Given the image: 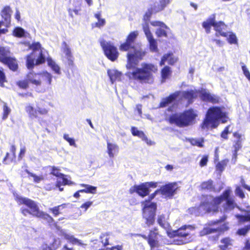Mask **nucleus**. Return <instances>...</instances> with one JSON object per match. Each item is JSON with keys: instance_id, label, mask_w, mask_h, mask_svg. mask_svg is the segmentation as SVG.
Listing matches in <instances>:
<instances>
[{"instance_id": "obj_17", "label": "nucleus", "mask_w": 250, "mask_h": 250, "mask_svg": "<svg viewBox=\"0 0 250 250\" xmlns=\"http://www.w3.org/2000/svg\"><path fill=\"white\" fill-rule=\"evenodd\" d=\"M128 191L131 194L136 192L142 197H145L148 195L150 192V190L147 189L145 183H141L139 185H134L129 188Z\"/></svg>"}, {"instance_id": "obj_34", "label": "nucleus", "mask_w": 250, "mask_h": 250, "mask_svg": "<svg viewBox=\"0 0 250 250\" xmlns=\"http://www.w3.org/2000/svg\"><path fill=\"white\" fill-rule=\"evenodd\" d=\"M11 10L9 6L4 7L1 11V16L4 21L9 23L11 21Z\"/></svg>"}, {"instance_id": "obj_36", "label": "nucleus", "mask_w": 250, "mask_h": 250, "mask_svg": "<svg viewBox=\"0 0 250 250\" xmlns=\"http://www.w3.org/2000/svg\"><path fill=\"white\" fill-rule=\"evenodd\" d=\"M35 65V56L33 52H31L26 56V65L28 69H32Z\"/></svg>"}, {"instance_id": "obj_50", "label": "nucleus", "mask_w": 250, "mask_h": 250, "mask_svg": "<svg viewBox=\"0 0 250 250\" xmlns=\"http://www.w3.org/2000/svg\"><path fill=\"white\" fill-rule=\"evenodd\" d=\"M159 192H160V189L156 190L153 193L149 195L147 199L142 202V204H144V206L146 204H150L151 201L155 197Z\"/></svg>"}, {"instance_id": "obj_13", "label": "nucleus", "mask_w": 250, "mask_h": 250, "mask_svg": "<svg viewBox=\"0 0 250 250\" xmlns=\"http://www.w3.org/2000/svg\"><path fill=\"white\" fill-rule=\"evenodd\" d=\"M25 111L28 114V116L31 119L38 118V115H46L48 113V109L45 107H41L37 106V108L35 109L33 106L28 104L25 106Z\"/></svg>"}, {"instance_id": "obj_40", "label": "nucleus", "mask_w": 250, "mask_h": 250, "mask_svg": "<svg viewBox=\"0 0 250 250\" xmlns=\"http://www.w3.org/2000/svg\"><path fill=\"white\" fill-rule=\"evenodd\" d=\"M190 144L193 146H197L199 147H203L204 146L205 140L204 138L199 139L191 138L189 140Z\"/></svg>"}, {"instance_id": "obj_60", "label": "nucleus", "mask_w": 250, "mask_h": 250, "mask_svg": "<svg viewBox=\"0 0 250 250\" xmlns=\"http://www.w3.org/2000/svg\"><path fill=\"white\" fill-rule=\"evenodd\" d=\"M242 69L245 77L250 81V72L245 64L243 63Z\"/></svg>"}, {"instance_id": "obj_15", "label": "nucleus", "mask_w": 250, "mask_h": 250, "mask_svg": "<svg viewBox=\"0 0 250 250\" xmlns=\"http://www.w3.org/2000/svg\"><path fill=\"white\" fill-rule=\"evenodd\" d=\"M235 140L232 142L233 154L236 156L238 151L242 147L243 141L245 140V135L241 134L239 131H235L232 134Z\"/></svg>"}, {"instance_id": "obj_58", "label": "nucleus", "mask_w": 250, "mask_h": 250, "mask_svg": "<svg viewBox=\"0 0 250 250\" xmlns=\"http://www.w3.org/2000/svg\"><path fill=\"white\" fill-rule=\"evenodd\" d=\"M158 224L162 228H165V215L161 214L158 216L157 218Z\"/></svg>"}, {"instance_id": "obj_52", "label": "nucleus", "mask_w": 250, "mask_h": 250, "mask_svg": "<svg viewBox=\"0 0 250 250\" xmlns=\"http://www.w3.org/2000/svg\"><path fill=\"white\" fill-rule=\"evenodd\" d=\"M227 219V216L226 215H223L219 219L216 220H213L209 221L208 223V226L209 227H211L213 226H215L218 225L226 220Z\"/></svg>"}, {"instance_id": "obj_7", "label": "nucleus", "mask_w": 250, "mask_h": 250, "mask_svg": "<svg viewBox=\"0 0 250 250\" xmlns=\"http://www.w3.org/2000/svg\"><path fill=\"white\" fill-rule=\"evenodd\" d=\"M202 24L207 34L210 32L211 26H212L216 31V36L219 35L223 37H227L228 36V32L224 31L228 28V25L223 21H216L214 14L211 15L206 21H203Z\"/></svg>"}, {"instance_id": "obj_30", "label": "nucleus", "mask_w": 250, "mask_h": 250, "mask_svg": "<svg viewBox=\"0 0 250 250\" xmlns=\"http://www.w3.org/2000/svg\"><path fill=\"white\" fill-rule=\"evenodd\" d=\"M239 224L250 222V209L246 211V214H237L235 215Z\"/></svg>"}, {"instance_id": "obj_48", "label": "nucleus", "mask_w": 250, "mask_h": 250, "mask_svg": "<svg viewBox=\"0 0 250 250\" xmlns=\"http://www.w3.org/2000/svg\"><path fill=\"white\" fill-rule=\"evenodd\" d=\"M149 44V48L151 51L153 52H157L158 46L156 41L153 38H151L148 40Z\"/></svg>"}, {"instance_id": "obj_12", "label": "nucleus", "mask_w": 250, "mask_h": 250, "mask_svg": "<svg viewBox=\"0 0 250 250\" xmlns=\"http://www.w3.org/2000/svg\"><path fill=\"white\" fill-rule=\"evenodd\" d=\"M229 229V222H225L222 225L216 228H212L209 226L204 227L200 232L201 236L207 235L212 233H224Z\"/></svg>"}, {"instance_id": "obj_14", "label": "nucleus", "mask_w": 250, "mask_h": 250, "mask_svg": "<svg viewBox=\"0 0 250 250\" xmlns=\"http://www.w3.org/2000/svg\"><path fill=\"white\" fill-rule=\"evenodd\" d=\"M198 90L199 97L203 102L210 103L212 104H218L220 102V98L219 96L211 94L205 89Z\"/></svg>"}, {"instance_id": "obj_32", "label": "nucleus", "mask_w": 250, "mask_h": 250, "mask_svg": "<svg viewBox=\"0 0 250 250\" xmlns=\"http://www.w3.org/2000/svg\"><path fill=\"white\" fill-rule=\"evenodd\" d=\"M200 187L201 190L207 191L214 190L215 188L211 179L202 182Z\"/></svg>"}, {"instance_id": "obj_35", "label": "nucleus", "mask_w": 250, "mask_h": 250, "mask_svg": "<svg viewBox=\"0 0 250 250\" xmlns=\"http://www.w3.org/2000/svg\"><path fill=\"white\" fill-rule=\"evenodd\" d=\"M107 74L112 83L121 79L122 73L116 70H108Z\"/></svg>"}, {"instance_id": "obj_46", "label": "nucleus", "mask_w": 250, "mask_h": 250, "mask_svg": "<svg viewBox=\"0 0 250 250\" xmlns=\"http://www.w3.org/2000/svg\"><path fill=\"white\" fill-rule=\"evenodd\" d=\"M250 230V224L238 229L236 234L240 236H245Z\"/></svg>"}, {"instance_id": "obj_51", "label": "nucleus", "mask_w": 250, "mask_h": 250, "mask_svg": "<svg viewBox=\"0 0 250 250\" xmlns=\"http://www.w3.org/2000/svg\"><path fill=\"white\" fill-rule=\"evenodd\" d=\"M46 58L45 56L43 55L42 53V51L41 50L40 51L39 55L38 58L36 59L35 62V64L36 65H40L41 64H43L45 62Z\"/></svg>"}, {"instance_id": "obj_4", "label": "nucleus", "mask_w": 250, "mask_h": 250, "mask_svg": "<svg viewBox=\"0 0 250 250\" xmlns=\"http://www.w3.org/2000/svg\"><path fill=\"white\" fill-rule=\"evenodd\" d=\"M52 76L47 71L35 73L33 71L28 72L24 79L20 80L16 82V85L20 88L27 89L29 87V83L36 86H40L42 83L50 85L51 83Z\"/></svg>"}, {"instance_id": "obj_41", "label": "nucleus", "mask_w": 250, "mask_h": 250, "mask_svg": "<svg viewBox=\"0 0 250 250\" xmlns=\"http://www.w3.org/2000/svg\"><path fill=\"white\" fill-rule=\"evenodd\" d=\"M99 239L103 244V246H104V247H106L110 244L109 236L107 233H102L100 236Z\"/></svg>"}, {"instance_id": "obj_21", "label": "nucleus", "mask_w": 250, "mask_h": 250, "mask_svg": "<svg viewBox=\"0 0 250 250\" xmlns=\"http://www.w3.org/2000/svg\"><path fill=\"white\" fill-rule=\"evenodd\" d=\"M60 169L55 166H52L51 168L50 174L56 177L61 178L62 180V184L65 185H72L74 183L66 178V175L60 172Z\"/></svg>"}, {"instance_id": "obj_45", "label": "nucleus", "mask_w": 250, "mask_h": 250, "mask_svg": "<svg viewBox=\"0 0 250 250\" xmlns=\"http://www.w3.org/2000/svg\"><path fill=\"white\" fill-rule=\"evenodd\" d=\"M101 16L100 12H98L94 15L95 17L98 20V21L95 23V26L99 28L104 26L105 23V20L101 19Z\"/></svg>"}, {"instance_id": "obj_38", "label": "nucleus", "mask_w": 250, "mask_h": 250, "mask_svg": "<svg viewBox=\"0 0 250 250\" xmlns=\"http://www.w3.org/2000/svg\"><path fill=\"white\" fill-rule=\"evenodd\" d=\"M48 65L57 74L61 73L60 68L59 66L50 57H47L46 59Z\"/></svg>"}, {"instance_id": "obj_54", "label": "nucleus", "mask_w": 250, "mask_h": 250, "mask_svg": "<svg viewBox=\"0 0 250 250\" xmlns=\"http://www.w3.org/2000/svg\"><path fill=\"white\" fill-rule=\"evenodd\" d=\"M153 13H155L154 10L149 7L144 15V20L145 21H149Z\"/></svg>"}, {"instance_id": "obj_28", "label": "nucleus", "mask_w": 250, "mask_h": 250, "mask_svg": "<svg viewBox=\"0 0 250 250\" xmlns=\"http://www.w3.org/2000/svg\"><path fill=\"white\" fill-rule=\"evenodd\" d=\"M63 237L65 239L72 245H78L80 246H84L86 245L83 243V242L76 238L73 235H69L68 234L65 233L63 234Z\"/></svg>"}, {"instance_id": "obj_8", "label": "nucleus", "mask_w": 250, "mask_h": 250, "mask_svg": "<svg viewBox=\"0 0 250 250\" xmlns=\"http://www.w3.org/2000/svg\"><path fill=\"white\" fill-rule=\"evenodd\" d=\"M157 204L155 202L145 205L142 208V216L145 224L148 227L153 226L155 223V216Z\"/></svg>"}, {"instance_id": "obj_24", "label": "nucleus", "mask_w": 250, "mask_h": 250, "mask_svg": "<svg viewBox=\"0 0 250 250\" xmlns=\"http://www.w3.org/2000/svg\"><path fill=\"white\" fill-rule=\"evenodd\" d=\"M178 60V58L175 56L172 52H169L165 54L162 56L160 61L159 65L163 66L165 64L166 62L167 61L169 65H173L177 62Z\"/></svg>"}, {"instance_id": "obj_16", "label": "nucleus", "mask_w": 250, "mask_h": 250, "mask_svg": "<svg viewBox=\"0 0 250 250\" xmlns=\"http://www.w3.org/2000/svg\"><path fill=\"white\" fill-rule=\"evenodd\" d=\"M190 225H184L177 230L173 231L174 236L183 237L185 238V243H188L192 240V237L188 229L190 228Z\"/></svg>"}, {"instance_id": "obj_19", "label": "nucleus", "mask_w": 250, "mask_h": 250, "mask_svg": "<svg viewBox=\"0 0 250 250\" xmlns=\"http://www.w3.org/2000/svg\"><path fill=\"white\" fill-rule=\"evenodd\" d=\"M172 0H151L150 7L155 13H158L165 9Z\"/></svg>"}, {"instance_id": "obj_63", "label": "nucleus", "mask_w": 250, "mask_h": 250, "mask_svg": "<svg viewBox=\"0 0 250 250\" xmlns=\"http://www.w3.org/2000/svg\"><path fill=\"white\" fill-rule=\"evenodd\" d=\"M63 138L69 143L70 146H74L75 145L74 139L69 137L68 134H64Z\"/></svg>"}, {"instance_id": "obj_59", "label": "nucleus", "mask_w": 250, "mask_h": 250, "mask_svg": "<svg viewBox=\"0 0 250 250\" xmlns=\"http://www.w3.org/2000/svg\"><path fill=\"white\" fill-rule=\"evenodd\" d=\"M208 159V155H204L202 156L199 162V165L201 167H203L207 166Z\"/></svg>"}, {"instance_id": "obj_37", "label": "nucleus", "mask_w": 250, "mask_h": 250, "mask_svg": "<svg viewBox=\"0 0 250 250\" xmlns=\"http://www.w3.org/2000/svg\"><path fill=\"white\" fill-rule=\"evenodd\" d=\"M220 242L223 244L219 246L220 250H227L229 247L232 245V240L229 237L222 238Z\"/></svg>"}, {"instance_id": "obj_22", "label": "nucleus", "mask_w": 250, "mask_h": 250, "mask_svg": "<svg viewBox=\"0 0 250 250\" xmlns=\"http://www.w3.org/2000/svg\"><path fill=\"white\" fill-rule=\"evenodd\" d=\"M181 91H176L174 92L171 93L168 96L163 98L159 104V106L161 107H166L168 104L176 101L177 98L181 95Z\"/></svg>"}, {"instance_id": "obj_53", "label": "nucleus", "mask_w": 250, "mask_h": 250, "mask_svg": "<svg viewBox=\"0 0 250 250\" xmlns=\"http://www.w3.org/2000/svg\"><path fill=\"white\" fill-rule=\"evenodd\" d=\"M227 162L228 160H223L221 162H218L215 167L216 170L220 172H222L227 165Z\"/></svg>"}, {"instance_id": "obj_9", "label": "nucleus", "mask_w": 250, "mask_h": 250, "mask_svg": "<svg viewBox=\"0 0 250 250\" xmlns=\"http://www.w3.org/2000/svg\"><path fill=\"white\" fill-rule=\"evenodd\" d=\"M104 55L112 62L115 61L119 57V53L117 47L110 42L102 40L100 42Z\"/></svg>"}, {"instance_id": "obj_62", "label": "nucleus", "mask_w": 250, "mask_h": 250, "mask_svg": "<svg viewBox=\"0 0 250 250\" xmlns=\"http://www.w3.org/2000/svg\"><path fill=\"white\" fill-rule=\"evenodd\" d=\"M235 194L236 195L239 196L240 198L243 199L245 198V195L243 192V190L240 187H237L235 189Z\"/></svg>"}, {"instance_id": "obj_26", "label": "nucleus", "mask_w": 250, "mask_h": 250, "mask_svg": "<svg viewBox=\"0 0 250 250\" xmlns=\"http://www.w3.org/2000/svg\"><path fill=\"white\" fill-rule=\"evenodd\" d=\"M131 132L133 136H137L141 138L143 141L145 142L147 145H151L152 142L148 140L147 136L142 131L139 130L135 126H132L131 128Z\"/></svg>"}, {"instance_id": "obj_20", "label": "nucleus", "mask_w": 250, "mask_h": 250, "mask_svg": "<svg viewBox=\"0 0 250 250\" xmlns=\"http://www.w3.org/2000/svg\"><path fill=\"white\" fill-rule=\"evenodd\" d=\"M62 51L65 54L67 59L68 65L71 68H76V66L74 63V57L71 53V51L69 46L65 42H63L62 44Z\"/></svg>"}, {"instance_id": "obj_11", "label": "nucleus", "mask_w": 250, "mask_h": 250, "mask_svg": "<svg viewBox=\"0 0 250 250\" xmlns=\"http://www.w3.org/2000/svg\"><path fill=\"white\" fill-rule=\"evenodd\" d=\"M221 198V203L225 201V203L223 206L225 211H230L233 210L237 207L233 197L231 196V191L229 189L224 190L223 193L219 196Z\"/></svg>"}, {"instance_id": "obj_18", "label": "nucleus", "mask_w": 250, "mask_h": 250, "mask_svg": "<svg viewBox=\"0 0 250 250\" xmlns=\"http://www.w3.org/2000/svg\"><path fill=\"white\" fill-rule=\"evenodd\" d=\"M176 186V183L167 184L160 188V193L166 197L171 198L174 195L177 189Z\"/></svg>"}, {"instance_id": "obj_2", "label": "nucleus", "mask_w": 250, "mask_h": 250, "mask_svg": "<svg viewBox=\"0 0 250 250\" xmlns=\"http://www.w3.org/2000/svg\"><path fill=\"white\" fill-rule=\"evenodd\" d=\"M223 107L218 106L210 107L207 110L206 117L200 125L203 130L216 128L220 124L226 123L229 120L228 114L224 111Z\"/></svg>"}, {"instance_id": "obj_55", "label": "nucleus", "mask_w": 250, "mask_h": 250, "mask_svg": "<svg viewBox=\"0 0 250 250\" xmlns=\"http://www.w3.org/2000/svg\"><path fill=\"white\" fill-rule=\"evenodd\" d=\"M26 172L29 175V176L32 177L33 178L34 182L36 183H38L40 182L43 179V178L42 176H39L35 174L32 173L30 172H29L28 170H26Z\"/></svg>"}, {"instance_id": "obj_56", "label": "nucleus", "mask_w": 250, "mask_h": 250, "mask_svg": "<svg viewBox=\"0 0 250 250\" xmlns=\"http://www.w3.org/2000/svg\"><path fill=\"white\" fill-rule=\"evenodd\" d=\"M230 125H227L224 128V129L221 132L220 136L221 138L224 139L225 140L228 139V134L229 133V128Z\"/></svg>"}, {"instance_id": "obj_57", "label": "nucleus", "mask_w": 250, "mask_h": 250, "mask_svg": "<svg viewBox=\"0 0 250 250\" xmlns=\"http://www.w3.org/2000/svg\"><path fill=\"white\" fill-rule=\"evenodd\" d=\"M93 242L92 248L95 250H99L104 247V246H103V244L101 243L99 239L95 240Z\"/></svg>"}, {"instance_id": "obj_43", "label": "nucleus", "mask_w": 250, "mask_h": 250, "mask_svg": "<svg viewBox=\"0 0 250 250\" xmlns=\"http://www.w3.org/2000/svg\"><path fill=\"white\" fill-rule=\"evenodd\" d=\"M2 109H3V112H2V120H5L8 118L9 115L11 113V109L8 106L7 104L6 103H3Z\"/></svg>"}, {"instance_id": "obj_25", "label": "nucleus", "mask_w": 250, "mask_h": 250, "mask_svg": "<svg viewBox=\"0 0 250 250\" xmlns=\"http://www.w3.org/2000/svg\"><path fill=\"white\" fill-rule=\"evenodd\" d=\"M198 93L199 90L195 89H190L181 92L182 98L187 100L188 104H192L194 100L197 98Z\"/></svg>"}, {"instance_id": "obj_23", "label": "nucleus", "mask_w": 250, "mask_h": 250, "mask_svg": "<svg viewBox=\"0 0 250 250\" xmlns=\"http://www.w3.org/2000/svg\"><path fill=\"white\" fill-rule=\"evenodd\" d=\"M2 64L7 66V67L13 72L17 71L19 69L18 62L14 57L11 56L10 55L2 62Z\"/></svg>"}, {"instance_id": "obj_64", "label": "nucleus", "mask_w": 250, "mask_h": 250, "mask_svg": "<svg viewBox=\"0 0 250 250\" xmlns=\"http://www.w3.org/2000/svg\"><path fill=\"white\" fill-rule=\"evenodd\" d=\"M156 34L157 36L159 37H167V33L166 31H165L163 29L159 28L156 31Z\"/></svg>"}, {"instance_id": "obj_44", "label": "nucleus", "mask_w": 250, "mask_h": 250, "mask_svg": "<svg viewBox=\"0 0 250 250\" xmlns=\"http://www.w3.org/2000/svg\"><path fill=\"white\" fill-rule=\"evenodd\" d=\"M13 35L18 38H22L24 36L25 31L21 27H17L14 28Z\"/></svg>"}, {"instance_id": "obj_33", "label": "nucleus", "mask_w": 250, "mask_h": 250, "mask_svg": "<svg viewBox=\"0 0 250 250\" xmlns=\"http://www.w3.org/2000/svg\"><path fill=\"white\" fill-rule=\"evenodd\" d=\"M80 187H83L84 188L80 189L81 193L95 194L96 193L97 187L90 185L81 184Z\"/></svg>"}, {"instance_id": "obj_61", "label": "nucleus", "mask_w": 250, "mask_h": 250, "mask_svg": "<svg viewBox=\"0 0 250 250\" xmlns=\"http://www.w3.org/2000/svg\"><path fill=\"white\" fill-rule=\"evenodd\" d=\"M10 151L11 152V157L10 158V161H13L15 160L16 157V147L15 145H12L10 147Z\"/></svg>"}, {"instance_id": "obj_6", "label": "nucleus", "mask_w": 250, "mask_h": 250, "mask_svg": "<svg viewBox=\"0 0 250 250\" xmlns=\"http://www.w3.org/2000/svg\"><path fill=\"white\" fill-rule=\"evenodd\" d=\"M221 203V198L219 196L202 195L198 209L205 213H216L218 212Z\"/></svg>"}, {"instance_id": "obj_31", "label": "nucleus", "mask_w": 250, "mask_h": 250, "mask_svg": "<svg viewBox=\"0 0 250 250\" xmlns=\"http://www.w3.org/2000/svg\"><path fill=\"white\" fill-rule=\"evenodd\" d=\"M67 206V204L63 203L61 205L55 206L53 208H49V211L52 213L54 217H57L62 213L61 210L66 208Z\"/></svg>"}, {"instance_id": "obj_1", "label": "nucleus", "mask_w": 250, "mask_h": 250, "mask_svg": "<svg viewBox=\"0 0 250 250\" xmlns=\"http://www.w3.org/2000/svg\"><path fill=\"white\" fill-rule=\"evenodd\" d=\"M138 35L136 31L130 32L125 42L120 44L119 48L122 52H127V69L135 68L131 73L132 78L142 83H152L154 82L153 73L157 71V67L152 63L144 62L141 68H136L139 62L143 60L146 55L145 50L135 45Z\"/></svg>"}, {"instance_id": "obj_10", "label": "nucleus", "mask_w": 250, "mask_h": 250, "mask_svg": "<svg viewBox=\"0 0 250 250\" xmlns=\"http://www.w3.org/2000/svg\"><path fill=\"white\" fill-rule=\"evenodd\" d=\"M136 236L142 237L146 240L148 244L150 247L151 250L159 246V237L162 236L160 234L159 229L157 227H154L149 231L148 234L146 236L145 234H136Z\"/></svg>"}, {"instance_id": "obj_47", "label": "nucleus", "mask_w": 250, "mask_h": 250, "mask_svg": "<svg viewBox=\"0 0 250 250\" xmlns=\"http://www.w3.org/2000/svg\"><path fill=\"white\" fill-rule=\"evenodd\" d=\"M28 48L29 49L32 50V52H33V55H34V52L35 51L42 50L41 44L39 42H34L31 44L29 43Z\"/></svg>"}, {"instance_id": "obj_27", "label": "nucleus", "mask_w": 250, "mask_h": 250, "mask_svg": "<svg viewBox=\"0 0 250 250\" xmlns=\"http://www.w3.org/2000/svg\"><path fill=\"white\" fill-rule=\"evenodd\" d=\"M118 151L119 147L116 144L107 142V152L110 158H113L115 154L118 153Z\"/></svg>"}, {"instance_id": "obj_42", "label": "nucleus", "mask_w": 250, "mask_h": 250, "mask_svg": "<svg viewBox=\"0 0 250 250\" xmlns=\"http://www.w3.org/2000/svg\"><path fill=\"white\" fill-rule=\"evenodd\" d=\"M228 36L227 38L228 42L230 44H238V39L235 33L232 32H228Z\"/></svg>"}, {"instance_id": "obj_3", "label": "nucleus", "mask_w": 250, "mask_h": 250, "mask_svg": "<svg viewBox=\"0 0 250 250\" xmlns=\"http://www.w3.org/2000/svg\"><path fill=\"white\" fill-rule=\"evenodd\" d=\"M15 200L19 205H24L27 207L21 208L20 211L23 215L26 216L30 214L36 217L42 218L49 224L54 222V219L51 216L40 210L37 204L34 201L21 196H17Z\"/></svg>"}, {"instance_id": "obj_39", "label": "nucleus", "mask_w": 250, "mask_h": 250, "mask_svg": "<svg viewBox=\"0 0 250 250\" xmlns=\"http://www.w3.org/2000/svg\"><path fill=\"white\" fill-rule=\"evenodd\" d=\"M10 55H11V52L8 48L0 46V62L1 63Z\"/></svg>"}, {"instance_id": "obj_29", "label": "nucleus", "mask_w": 250, "mask_h": 250, "mask_svg": "<svg viewBox=\"0 0 250 250\" xmlns=\"http://www.w3.org/2000/svg\"><path fill=\"white\" fill-rule=\"evenodd\" d=\"M160 73L161 81L162 82H165L166 80L170 77L172 70L169 66L166 65L161 70Z\"/></svg>"}, {"instance_id": "obj_5", "label": "nucleus", "mask_w": 250, "mask_h": 250, "mask_svg": "<svg viewBox=\"0 0 250 250\" xmlns=\"http://www.w3.org/2000/svg\"><path fill=\"white\" fill-rule=\"evenodd\" d=\"M197 117V114L192 108L185 110L182 112L170 115L166 120L170 124H174L179 127H185L193 125Z\"/></svg>"}, {"instance_id": "obj_49", "label": "nucleus", "mask_w": 250, "mask_h": 250, "mask_svg": "<svg viewBox=\"0 0 250 250\" xmlns=\"http://www.w3.org/2000/svg\"><path fill=\"white\" fill-rule=\"evenodd\" d=\"M7 82L6 75L2 67H0V86L4 87V83Z\"/></svg>"}]
</instances>
